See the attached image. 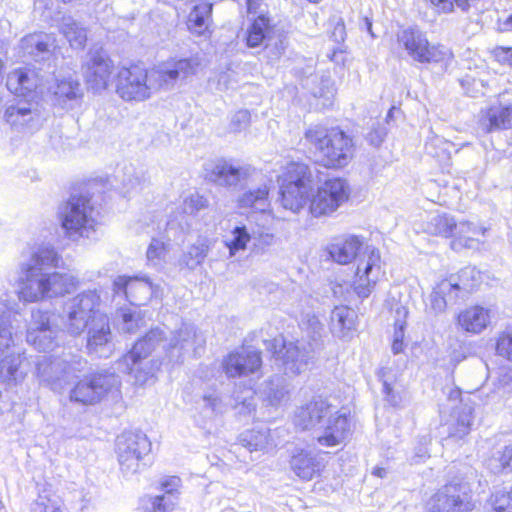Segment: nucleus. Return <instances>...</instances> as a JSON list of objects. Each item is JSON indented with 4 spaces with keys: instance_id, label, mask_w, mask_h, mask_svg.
<instances>
[{
    "instance_id": "1",
    "label": "nucleus",
    "mask_w": 512,
    "mask_h": 512,
    "mask_svg": "<svg viewBox=\"0 0 512 512\" xmlns=\"http://www.w3.org/2000/svg\"><path fill=\"white\" fill-rule=\"evenodd\" d=\"M62 257L50 244L35 249L30 259L23 264V277L19 299L24 302H38L46 298L70 293L78 280L69 273L50 272L59 267Z\"/></svg>"
},
{
    "instance_id": "2",
    "label": "nucleus",
    "mask_w": 512,
    "mask_h": 512,
    "mask_svg": "<svg viewBox=\"0 0 512 512\" xmlns=\"http://www.w3.org/2000/svg\"><path fill=\"white\" fill-rule=\"evenodd\" d=\"M294 423L302 430L317 427L322 431L317 442L324 447H334L345 442L351 432L347 413L341 412L328 399L317 397L300 407L294 416Z\"/></svg>"
},
{
    "instance_id": "3",
    "label": "nucleus",
    "mask_w": 512,
    "mask_h": 512,
    "mask_svg": "<svg viewBox=\"0 0 512 512\" xmlns=\"http://www.w3.org/2000/svg\"><path fill=\"white\" fill-rule=\"evenodd\" d=\"M304 141L328 168L344 167L353 157V139L338 127L311 125L304 133Z\"/></svg>"
},
{
    "instance_id": "4",
    "label": "nucleus",
    "mask_w": 512,
    "mask_h": 512,
    "mask_svg": "<svg viewBox=\"0 0 512 512\" xmlns=\"http://www.w3.org/2000/svg\"><path fill=\"white\" fill-rule=\"evenodd\" d=\"M88 361L79 352L63 351L57 356H42L36 362L39 382L61 393L86 370Z\"/></svg>"
},
{
    "instance_id": "5",
    "label": "nucleus",
    "mask_w": 512,
    "mask_h": 512,
    "mask_svg": "<svg viewBox=\"0 0 512 512\" xmlns=\"http://www.w3.org/2000/svg\"><path fill=\"white\" fill-rule=\"evenodd\" d=\"M281 204L286 210L299 213L310 204L313 192V174L310 167L302 162L289 163L281 176Z\"/></svg>"
},
{
    "instance_id": "6",
    "label": "nucleus",
    "mask_w": 512,
    "mask_h": 512,
    "mask_svg": "<svg viewBox=\"0 0 512 512\" xmlns=\"http://www.w3.org/2000/svg\"><path fill=\"white\" fill-rule=\"evenodd\" d=\"M94 207L89 198L73 195L58 208V219L65 235L75 241L82 237H89L95 230Z\"/></svg>"
},
{
    "instance_id": "7",
    "label": "nucleus",
    "mask_w": 512,
    "mask_h": 512,
    "mask_svg": "<svg viewBox=\"0 0 512 512\" xmlns=\"http://www.w3.org/2000/svg\"><path fill=\"white\" fill-rule=\"evenodd\" d=\"M120 385V377L113 372L94 373L79 380L70 390L69 398L74 403L95 405L109 396L117 398Z\"/></svg>"
},
{
    "instance_id": "8",
    "label": "nucleus",
    "mask_w": 512,
    "mask_h": 512,
    "mask_svg": "<svg viewBox=\"0 0 512 512\" xmlns=\"http://www.w3.org/2000/svg\"><path fill=\"white\" fill-rule=\"evenodd\" d=\"M151 442L141 431H125L117 437L116 454L125 476L141 472L149 465Z\"/></svg>"
},
{
    "instance_id": "9",
    "label": "nucleus",
    "mask_w": 512,
    "mask_h": 512,
    "mask_svg": "<svg viewBox=\"0 0 512 512\" xmlns=\"http://www.w3.org/2000/svg\"><path fill=\"white\" fill-rule=\"evenodd\" d=\"M255 394L264 406L278 408L288 401L289 390L284 377L273 376L262 382L257 391L246 388L241 395L235 391L232 397L235 407L239 409V414L250 415L255 411Z\"/></svg>"
},
{
    "instance_id": "10",
    "label": "nucleus",
    "mask_w": 512,
    "mask_h": 512,
    "mask_svg": "<svg viewBox=\"0 0 512 512\" xmlns=\"http://www.w3.org/2000/svg\"><path fill=\"white\" fill-rule=\"evenodd\" d=\"M100 296L96 290H88L67 300L63 306L62 317L68 332L79 335L96 315H102L97 307Z\"/></svg>"
},
{
    "instance_id": "11",
    "label": "nucleus",
    "mask_w": 512,
    "mask_h": 512,
    "mask_svg": "<svg viewBox=\"0 0 512 512\" xmlns=\"http://www.w3.org/2000/svg\"><path fill=\"white\" fill-rule=\"evenodd\" d=\"M399 48L420 63H439L451 57V52L443 45H430L425 33L418 28H407L397 34Z\"/></svg>"
},
{
    "instance_id": "12",
    "label": "nucleus",
    "mask_w": 512,
    "mask_h": 512,
    "mask_svg": "<svg viewBox=\"0 0 512 512\" xmlns=\"http://www.w3.org/2000/svg\"><path fill=\"white\" fill-rule=\"evenodd\" d=\"M4 120L14 131L32 135L43 126L45 115L36 99H16L7 105Z\"/></svg>"
},
{
    "instance_id": "13",
    "label": "nucleus",
    "mask_w": 512,
    "mask_h": 512,
    "mask_svg": "<svg viewBox=\"0 0 512 512\" xmlns=\"http://www.w3.org/2000/svg\"><path fill=\"white\" fill-rule=\"evenodd\" d=\"M198 62L193 59H179L155 66L149 71L153 93L158 90L169 91L181 85L195 74Z\"/></svg>"
},
{
    "instance_id": "14",
    "label": "nucleus",
    "mask_w": 512,
    "mask_h": 512,
    "mask_svg": "<svg viewBox=\"0 0 512 512\" xmlns=\"http://www.w3.org/2000/svg\"><path fill=\"white\" fill-rule=\"evenodd\" d=\"M117 94L125 101H144L153 91L149 71L138 66L122 67L117 74Z\"/></svg>"
},
{
    "instance_id": "15",
    "label": "nucleus",
    "mask_w": 512,
    "mask_h": 512,
    "mask_svg": "<svg viewBox=\"0 0 512 512\" xmlns=\"http://www.w3.org/2000/svg\"><path fill=\"white\" fill-rule=\"evenodd\" d=\"M349 197V188L345 180L340 178L328 179L316 193L312 192L309 212L314 217L329 215L336 211Z\"/></svg>"
},
{
    "instance_id": "16",
    "label": "nucleus",
    "mask_w": 512,
    "mask_h": 512,
    "mask_svg": "<svg viewBox=\"0 0 512 512\" xmlns=\"http://www.w3.org/2000/svg\"><path fill=\"white\" fill-rule=\"evenodd\" d=\"M114 299L128 301L131 305H145L153 296H158L159 286L153 284L149 277L120 275L112 285Z\"/></svg>"
},
{
    "instance_id": "17",
    "label": "nucleus",
    "mask_w": 512,
    "mask_h": 512,
    "mask_svg": "<svg viewBox=\"0 0 512 512\" xmlns=\"http://www.w3.org/2000/svg\"><path fill=\"white\" fill-rule=\"evenodd\" d=\"M49 78L37 72L36 68H18L7 76L6 86L8 90L22 99H36L37 94H43Z\"/></svg>"
},
{
    "instance_id": "18",
    "label": "nucleus",
    "mask_w": 512,
    "mask_h": 512,
    "mask_svg": "<svg viewBox=\"0 0 512 512\" xmlns=\"http://www.w3.org/2000/svg\"><path fill=\"white\" fill-rule=\"evenodd\" d=\"M429 512H467L470 497L461 483H449L440 488L428 501Z\"/></svg>"
},
{
    "instance_id": "19",
    "label": "nucleus",
    "mask_w": 512,
    "mask_h": 512,
    "mask_svg": "<svg viewBox=\"0 0 512 512\" xmlns=\"http://www.w3.org/2000/svg\"><path fill=\"white\" fill-rule=\"evenodd\" d=\"M114 70L113 62L103 50H90L82 64L84 78L94 91L105 90Z\"/></svg>"
},
{
    "instance_id": "20",
    "label": "nucleus",
    "mask_w": 512,
    "mask_h": 512,
    "mask_svg": "<svg viewBox=\"0 0 512 512\" xmlns=\"http://www.w3.org/2000/svg\"><path fill=\"white\" fill-rule=\"evenodd\" d=\"M381 258L378 249L372 246L364 248L363 258L357 265V280L354 282V291L360 298H366L372 292L381 275Z\"/></svg>"
},
{
    "instance_id": "21",
    "label": "nucleus",
    "mask_w": 512,
    "mask_h": 512,
    "mask_svg": "<svg viewBox=\"0 0 512 512\" xmlns=\"http://www.w3.org/2000/svg\"><path fill=\"white\" fill-rule=\"evenodd\" d=\"M318 344L303 342L283 343L282 348L274 353L277 361H281L286 373L300 374L304 372L315 358Z\"/></svg>"
},
{
    "instance_id": "22",
    "label": "nucleus",
    "mask_w": 512,
    "mask_h": 512,
    "mask_svg": "<svg viewBox=\"0 0 512 512\" xmlns=\"http://www.w3.org/2000/svg\"><path fill=\"white\" fill-rule=\"evenodd\" d=\"M86 328V350L88 354L99 358L109 357L114 350V344L107 315H96Z\"/></svg>"
},
{
    "instance_id": "23",
    "label": "nucleus",
    "mask_w": 512,
    "mask_h": 512,
    "mask_svg": "<svg viewBox=\"0 0 512 512\" xmlns=\"http://www.w3.org/2000/svg\"><path fill=\"white\" fill-rule=\"evenodd\" d=\"M250 167L236 166L225 159H216L205 163V178L216 185L236 187L250 176Z\"/></svg>"
},
{
    "instance_id": "24",
    "label": "nucleus",
    "mask_w": 512,
    "mask_h": 512,
    "mask_svg": "<svg viewBox=\"0 0 512 512\" xmlns=\"http://www.w3.org/2000/svg\"><path fill=\"white\" fill-rule=\"evenodd\" d=\"M205 344L204 337L197 333V329L192 324H183L179 330H177L170 342L163 345V348L167 349L170 360L180 361L185 353L192 351L195 355H198L199 349H202Z\"/></svg>"
},
{
    "instance_id": "25",
    "label": "nucleus",
    "mask_w": 512,
    "mask_h": 512,
    "mask_svg": "<svg viewBox=\"0 0 512 512\" xmlns=\"http://www.w3.org/2000/svg\"><path fill=\"white\" fill-rule=\"evenodd\" d=\"M478 127L485 134L512 129V104L503 103L500 98L493 100L481 109Z\"/></svg>"
},
{
    "instance_id": "26",
    "label": "nucleus",
    "mask_w": 512,
    "mask_h": 512,
    "mask_svg": "<svg viewBox=\"0 0 512 512\" xmlns=\"http://www.w3.org/2000/svg\"><path fill=\"white\" fill-rule=\"evenodd\" d=\"M261 364L259 352L242 349L227 355L222 361V368L228 378H234L255 372Z\"/></svg>"
},
{
    "instance_id": "27",
    "label": "nucleus",
    "mask_w": 512,
    "mask_h": 512,
    "mask_svg": "<svg viewBox=\"0 0 512 512\" xmlns=\"http://www.w3.org/2000/svg\"><path fill=\"white\" fill-rule=\"evenodd\" d=\"M29 366L25 351L4 356L0 360V383L9 388L16 386L26 377Z\"/></svg>"
},
{
    "instance_id": "28",
    "label": "nucleus",
    "mask_w": 512,
    "mask_h": 512,
    "mask_svg": "<svg viewBox=\"0 0 512 512\" xmlns=\"http://www.w3.org/2000/svg\"><path fill=\"white\" fill-rule=\"evenodd\" d=\"M474 406L470 400H460L459 404L452 407L451 420L448 424V437L462 439L469 434L474 420Z\"/></svg>"
},
{
    "instance_id": "29",
    "label": "nucleus",
    "mask_w": 512,
    "mask_h": 512,
    "mask_svg": "<svg viewBox=\"0 0 512 512\" xmlns=\"http://www.w3.org/2000/svg\"><path fill=\"white\" fill-rule=\"evenodd\" d=\"M363 247V238L349 235L332 243L328 247V253L333 261L339 264H348L357 256H359V260L363 258L364 251L361 252Z\"/></svg>"
},
{
    "instance_id": "30",
    "label": "nucleus",
    "mask_w": 512,
    "mask_h": 512,
    "mask_svg": "<svg viewBox=\"0 0 512 512\" xmlns=\"http://www.w3.org/2000/svg\"><path fill=\"white\" fill-rule=\"evenodd\" d=\"M55 39L52 35L45 33H34L21 39L20 47L24 55L32 57L36 62L49 61L51 58V47Z\"/></svg>"
},
{
    "instance_id": "31",
    "label": "nucleus",
    "mask_w": 512,
    "mask_h": 512,
    "mask_svg": "<svg viewBox=\"0 0 512 512\" xmlns=\"http://www.w3.org/2000/svg\"><path fill=\"white\" fill-rule=\"evenodd\" d=\"M212 241L207 237H198V239L187 246L178 259L180 270L195 271L201 266L211 248Z\"/></svg>"
},
{
    "instance_id": "32",
    "label": "nucleus",
    "mask_w": 512,
    "mask_h": 512,
    "mask_svg": "<svg viewBox=\"0 0 512 512\" xmlns=\"http://www.w3.org/2000/svg\"><path fill=\"white\" fill-rule=\"evenodd\" d=\"M293 472L302 480L309 481L319 475L323 469V463L312 452L299 450L290 460Z\"/></svg>"
},
{
    "instance_id": "33",
    "label": "nucleus",
    "mask_w": 512,
    "mask_h": 512,
    "mask_svg": "<svg viewBox=\"0 0 512 512\" xmlns=\"http://www.w3.org/2000/svg\"><path fill=\"white\" fill-rule=\"evenodd\" d=\"M484 230L478 228L470 222H456L453 226V240L451 241V248L454 251L460 252L464 249H477L479 241L476 236L483 234Z\"/></svg>"
},
{
    "instance_id": "34",
    "label": "nucleus",
    "mask_w": 512,
    "mask_h": 512,
    "mask_svg": "<svg viewBox=\"0 0 512 512\" xmlns=\"http://www.w3.org/2000/svg\"><path fill=\"white\" fill-rule=\"evenodd\" d=\"M453 285L442 280L433 288L429 296V304L426 306L427 313L438 315L446 310L448 304L456 303Z\"/></svg>"
},
{
    "instance_id": "35",
    "label": "nucleus",
    "mask_w": 512,
    "mask_h": 512,
    "mask_svg": "<svg viewBox=\"0 0 512 512\" xmlns=\"http://www.w3.org/2000/svg\"><path fill=\"white\" fill-rule=\"evenodd\" d=\"M164 331L160 328L151 329L144 337L139 339L132 349L123 357L124 363L129 359L147 358L148 355L161 343L165 342Z\"/></svg>"
},
{
    "instance_id": "36",
    "label": "nucleus",
    "mask_w": 512,
    "mask_h": 512,
    "mask_svg": "<svg viewBox=\"0 0 512 512\" xmlns=\"http://www.w3.org/2000/svg\"><path fill=\"white\" fill-rule=\"evenodd\" d=\"M480 278V272L475 267L468 266L461 269L457 274L444 279V281L454 284V295L458 299L471 293L480 283Z\"/></svg>"
},
{
    "instance_id": "37",
    "label": "nucleus",
    "mask_w": 512,
    "mask_h": 512,
    "mask_svg": "<svg viewBox=\"0 0 512 512\" xmlns=\"http://www.w3.org/2000/svg\"><path fill=\"white\" fill-rule=\"evenodd\" d=\"M55 102L62 108H72V102L82 97L80 83L72 77L56 80L53 88Z\"/></svg>"
},
{
    "instance_id": "38",
    "label": "nucleus",
    "mask_w": 512,
    "mask_h": 512,
    "mask_svg": "<svg viewBox=\"0 0 512 512\" xmlns=\"http://www.w3.org/2000/svg\"><path fill=\"white\" fill-rule=\"evenodd\" d=\"M356 317L355 311L348 306H336L330 315L331 332L339 338L346 337L355 328Z\"/></svg>"
},
{
    "instance_id": "39",
    "label": "nucleus",
    "mask_w": 512,
    "mask_h": 512,
    "mask_svg": "<svg viewBox=\"0 0 512 512\" xmlns=\"http://www.w3.org/2000/svg\"><path fill=\"white\" fill-rule=\"evenodd\" d=\"M489 322V313L481 306L470 307L458 316V323L469 333H480Z\"/></svg>"
},
{
    "instance_id": "40",
    "label": "nucleus",
    "mask_w": 512,
    "mask_h": 512,
    "mask_svg": "<svg viewBox=\"0 0 512 512\" xmlns=\"http://www.w3.org/2000/svg\"><path fill=\"white\" fill-rule=\"evenodd\" d=\"M239 443L249 451H264L276 446L266 428L246 430L239 436Z\"/></svg>"
},
{
    "instance_id": "41",
    "label": "nucleus",
    "mask_w": 512,
    "mask_h": 512,
    "mask_svg": "<svg viewBox=\"0 0 512 512\" xmlns=\"http://www.w3.org/2000/svg\"><path fill=\"white\" fill-rule=\"evenodd\" d=\"M212 10L213 4L209 2L195 5L188 15V29L199 36L205 35L210 25Z\"/></svg>"
},
{
    "instance_id": "42",
    "label": "nucleus",
    "mask_w": 512,
    "mask_h": 512,
    "mask_svg": "<svg viewBox=\"0 0 512 512\" xmlns=\"http://www.w3.org/2000/svg\"><path fill=\"white\" fill-rule=\"evenodd\" d=\"M179 497L168 493L157 496H144L140 501L141 512H172L178 504Z\"/></svg>"
},
{
    "instance_id": "43",
    "label": "nucleus",
    "mask_w": 512,
    "mask_h": 512,
    "mask_svg": "<svg viewBox=\"0 0 512 512\" xmlns=\"http://www.w3.org/2000/svg\"><path fill=\"white\" fill-rule=\"evenodd\" d=\"M272 27L270 19L265 15L256 17L246 30L247 46L256 48L264 44Z\"/></svg>"
},
{
    "instance_id": "44",
    "label": "nucleus",
    "mask_w": 512,
    "mask_h": 512,
    "mask_svg": "<svg viewBox=\"0 0 512 512\" xmlns=\"http://www.w3.org/2000/svg\"><path fill=\"white\" fill-rule=\"evenodd\" d=\"M269 189L266 185L244 192L239 196L237 203L240 208H251L255 211L265 212L269 205Z\"/></svg>"
},
{
    "instance_id": "45",
    "label": "nucleus",
    "mask_w": 512,
    "mask_h": 512,
    "mask_svg": "<svg viewBox=\"0 0 512 512\" xmlns=\"http://www.w3.org/2000/svg\"><path fill=\"white\" fill-rule=\"evenodd\" d=\"M60 30L70 46L75 49H82L87 41L86 29L72 17H63Z\"/></svg>"
},
{
    "instance_id": "46",
    "label": "nucleus",
    "mask_w": 512,
    "mask_h": 512,
    "mask_svg": "<svg viewBox=\"0 0 512 512\" xmlns=\"http://www.w3.org/2000/svg\"><path fill=\"white\" fill-rule=\"evenodd\" d=\"M455 219L446 213H435L429 216L425 230L427 233L442 236L445 238L452 237Z\"/></svg>"
},
{
    "instance_id": "47",
    "label": "nucleus",
    "mask_w": 512,
    "mask_h": 512,
    "mask_svg": "<svg viewBox=\"0 0 512 512\" xmlns=\"http://www.w3.org/2000/svg\"><path fill=\"white\" fill-rule=\"evenodd\" d=\"M127 372L133 376L135 383L144 385L155 375L156 366L146 358H136L134 361L129 359V363H125Z\"/></svg>"
},
{
    "instance_id": "48",
    "label": "nucleus",
    "mask_w": 512,
    "mask_h": 512,
    "mask_svg": "<svg viewBox=\"0 0 512 512\" xmlns=\"http://www.w3.org/2000/svg\"><path fill=\"white\" fill-rule=\"evenodd\" d=\"M38 333L29 331L26 333V341L39 351L52 350L56 345L57 330L55 326L38 330Z\"/></svg>"
},
{
    "instance_id": "49",
    "label": "nucleus",
    "mask_w": 512,
    "mask_h": 512,
    "mask_svg": "<svg viewBox=\"0 0 512 512\" xmlns=\"http://www.w3.org/2000/svg\"><path fill=\"white\" fill-rule=\"evenodd\" d=\"M145 182V174L141 169H137L131 164L123 168L121 183L125 195L141 191Z\"/></svg>"
},
{
    "instance_id": "50",
    "label": "nucleus",
    "mask_w": 512,
    "mask_h": 512,
    "mask_svg": "<svg viewBox=\"0 0 512 512\" xmlns=\"http://www.w3.org/2000/svg\"><path fill=\"white\" fill-rule=\"evenodd\" d=\"M0 356L14 345L12 327L9 322L12 307L0 302Z\"/></svg>"
},
{
    "instance_id": "51",
    "label": "nucleus",
    "mask_w": 512,
    "mask_h": 512,
    "mask_svg": "<svg viewBox=\"0 0 512 512\" xmlns=\"http://www.w3.org/2000/svg\"><path fill=\"white\" fill-rule=\"evenodd\" d=\"M266 37L264 45L268 57L272 60H276L285 52L288 45L287 35L282 29L273 26Z\"/></svg>"
},
{
    "instance_id": "52",
    "label": "nucleus",
    "mask_w": 512,
    "mask_h": 512,
    "mask_svg": "<svg viewBox=\"0 0 512 512\" xmlns=\"http://www.w3.org/2000/svg\"><path fill=\"white\" fill-rule=\"evenodd\" d=\"M487 466L494 474L512 472V444L495 451L487 460Z\"/></svg>"
},
{
    "instance_id": "53",
    "label": "nucleus",
    "mask_w": 512,
    "mask_h": 512,
    "mask_svg": "<svg viewBox=\"0 0 512 512\" xmlns=\"http://www.w3.org/2000/svg\"><path fill=\"white\" fill-rule=\"evenodd\" d=\"M232 235L231 240L225 241L230 256H234L238 251L244 250L252 237L246 226H236L232 231Z\"/></svg>"
},
{
    "instance_id": "54",
    "label": "nucleus",
    "mask_w": 512,
    "mask_h": 512,
    "mask_svg": "<svg viewBox=\"0 0 512 512\" xmlns=\"http://www.w3.org/2000/svg\"><path fill=\"white\" fill-rule=\"evenodd\" d=\"M51 313L49 311H43L41 309L34 308L31 311V318L27 323V331L38 333V330L49 328L54 326L51 320Z\"/></svg>"
},
{
    "instance_id": "55",
    "label": "nucleus",
    "mask_w": 512,
    "mask_h": 512,
    "mask_svg": "<svg viewBox=\"0 0 512 512\" xmlns=\"http://www.w3.org/2000/svg\"><path fill=\"white\" fill-rule=\"evenodd\" d=\"M336 88L333 80L329 75H322L320 79V85L313 91L315 97L323 98L324 106H330L332 104Z\"/></svg>"
},
{
    "instance_id": "56",
    "label": "nucleus",
    "mask_w": 512,
    "mask_h": 512,
    "mask_svg": "<svg viewBox=\"0 0 512 512\" xmlns=\"http://www.w3.org/2000/svg\"><path fill=\"white\" fill-rule=\"evenodd\" d=\"M201 406L206 411H209L211 415L223 413L224 411L223 401L215 390L203 394L201 397Z\"/></svg>"
},
{
    "instance_id": "57",
    "label": "nucleus",
    "mask_w": 512,
    "mask_h": 512,
    "mask_svg": "<svg viewBox=\"0 0 512 512\" xmlns=\"http://www.w3.org/2000/svg\"><path fill=\"white\" fill-rule=\"evenodd\" d=\"M120 318V328L123 332L132 334L139 329L141 318L137 315L135 311H132L130 309L121 310Z\"/></svg>"
},
{
    "instance_id": "58",
    "label": "nucleus",
    "mask_w": 512,
    "mask_h": 512,
    "mask_svg": "<svg viewBox=\"0 0 512 512\" xmlns=\"http://www.w3.org/2000/svg\"><path fill=\"white\" fill-rule=\"evenodd\" d=\"M31 512H63L60 502L55 498L40 495L32 504Z\"/></svg>"
},
{
    "instance_id": "59",
    "label": "nucleus",
    "mask_w": 512,
    "mask_h": 512,
    "mask_svg": "<svg viewBox=\"0 0 512 512\" xmlns=\"http://www.w3.org/2000/svg\"><path fill=\"white\" fill-rule=\"evenodd\" d=\"M165 250V243L160 239L153 238L147 248V260L156 265L164 256Z\"/></svg>"
},
{
    "instance_id": "60",
    "label": "nucleus",
    "mask_w": 512,
    "mask_h": 512,
    "mask_svg": "<svg viewBox=\"0 0 512 512\" xmlns=\"http://www.w3.org/2000/svg\"><path fill=\"white\" fill-rule=\"evenodd\" d=\"M306 329L308 330V333H311V338L313 346H315V342L318 344V349L321 346L320 338L323 332V325L320 322L319 318L315 315H307V321L305 323Z\"/></svg>"
},
{
    "instance_id": "61",
    "label": "nucleus",
    "mask_w": 512,
    "mask_h": 512,
    "mask_svg": "<svg viewBox=\"0 0 512 512\" xmlns=\"http://www.w3.org/2000/svg\"><path fill=\"white\" fill-rule=\"evenodd\" d=\"M430 2L440 12L444 13L452 12L454 9V4H456L463 11H467L470 7L469 0H430Z\"/></svg>"
},
{
    "instance_id": "62",
    "label": "nucleus",
    "mask_w": 512,
    "mask_h": 512,
    "mask_svg": "<svg viewBox=\"0 0 512 512\" xmlns=\"http://www.w3.org/2000/svg\"><path fill=\"white\" fill-rule=\"evenodd\" d=\"M496 351L498 355L512 360V331L500 335L496 343Z\"/></svg>"
},
{
    "instance_id": "63",
    "label": "nucleus",
    "mask_w": 512,
    "mask_h": 512,
    "mask_svg": "<svg viewBox=\"0 0 512 512\" xmlns=\"http://www.w3.org/2000/svg\"><path fill=\"white\" fill-rule=\"evenodd\" d=\"M250 113L248 110H239L231 118L230 130L240 132L246 129L250 124Z\"/></svg>"
},
{
    "instance_id": "64",
    "label": "nucleus",
    "mask_w": 512,
    "mask_h": 512,
    "mask_svg": "<svg viewBox=\"0 0 512 512\" xmlns=\"http://www.w3.org/2000/svg\"><path fill=\"white\" fill-rule=\"evenodd\" d=\"M512 501V486L506 494H494L490 498V504L495 512H506L509 502Z\"/></svg>"
}]
</instances>
